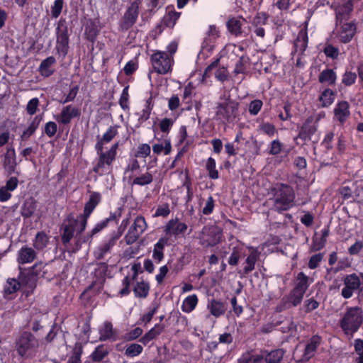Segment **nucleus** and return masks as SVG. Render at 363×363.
Here are the masks:
<instances>
[{
  "label": "nucleus",
  "mask_w": 363,
  "mask_h": 363,
  "mask_svg": "<svg viewBox=\"0 0 363 363\" xmlns=\"http://www.w3.org/2000/svg\"><path fill=\"white\" fill-rule=\"evenodd\" d=\"M272 197L273 210L279 213L290 210L295 206L296 194L294 189L289 184L276 183L270 188Z\"/></svg>",
  "instance_id": "1"
},
{
  "label": "nucleus",
  "mask_w": 363,
  "mask_h": 363,
  "mask_svg": "<svg viewBox=\"0 0 363 363\" xmlns=\"http://www.w3.org/2000/svg\"><path fill=\"white\" fill-rule=\"evenodd\" d=\"M40 340L30 331H20L13 342L14 351L23 360L34 358L39 351Z\"/></svg>",
  "instance_id": "2"
},
{
  "label": "nucleus",
  "mask_w": 363,
  "mask_h": 363,
  "mask_svg": "<svg viewBox=\"0 0 363 363\" xmlns=\"http://www.w3.org/2000/svg\"><path fill=\"white\" fill-rule=\"evenodd\" d=\"M363 323V311L359 306L348 307L339 321L343 333L350 339L359 330Z\"/></svg>",
  "instance_id": "3"
},
{
  "label": "nucleus",
  "mask_w": 363,
  "mask_h": 363,
  "mask_svg": "<svg viewBox=\"0 0 363 363\" xmlns=\"http://www.w3.org/2000/svg\"><path fill=\"white\" fill-rule=\"evenodd\" d=\"M119 143L117 142L111 145L107 151H104V147L95 145V150L99 156L96 164L93 167V172L102 176L111 170L113 162L115 161Z\"/></svg>",
  "instance_id": "4"
},
{
  "label": "nucleus",
  "mask_w": 363,
  "mask_h": 363,
  "mask_svg": "<svg viewBox=\"0 0 363 363\" xmlns=\"http://www.w3.org/2000/svg\"><path fill=\"white\" fill-rule=\"evenodd\" d=\"M72 29L69 28L68 23L65 18H60L55 28L56 52L65 58L68 54L69 49V37Z\"/></svg>",
  "instance_id": "5"
},
{
  "label": "nucleus",
  "mask_w": 363,
  "mask_h": 363,
  "mask_svg": "<svg viewBox=\"0 0 363 363\" xmlns=\"http://www.w3.org/2000/svg\"><path fill=\"white\" fill-rule=\"evenodd\" d=\"M140 0H135L128 6L118 22V29L120 31H128L137 22L140 13Z\"/></svg>",
  "instance_id": "6"
},
{
  "label": "nucleus",
  "mask_w": 363,
  "mask_h": 363,
  "mask_svg": "<svg viewBox=\"0 0 363 363\" xmlns=\"http://www.w3.org/2000/svg\"><path fill=\"white\" fill-rule=\"evenodd\" d=\"M340 198L342 199L343 203H359L363 200V186H357L354 184L352 186L343 184L337 190Z\"/></svg>",
  "instance_id": "7"
},
{
  "label": "nucleus",
  "mask_w": 363,
  "mask_h": 363,
  "mask_svg": "<svg viewBox=\"0 0 363 363\" xmlns=\"http://www.w3.org/2000/svg\"><path fill=\"white\" fill-rule=\"evenodd\" d=\"M320 119V115L318 117L313 116H308L300 127L298 134L294 140L300 139L303 142V144L310 141L318 130Z\"/></svg>",
  "instance_id": "8"
},
{
  "label": "nucleus",
  "mask_w": 363,
  "mask_h": 363,
  "mask_svg": "<svg viewBox=\"0 0 363 363\" xmlns=\"http://www.w3.org/2000/svg\"><path fill=\"white\" fill-rule=\"evenodd\" d=\"M342 281L344 286L341 290V296L344 298H351L355 292L359 298L362 282L359 275L355 273L347 274L344 277Z\"/></svg>",
  "instance_id": "9"
},
{
  "label": "nucleus",
  "mask_w": 363,
  "mask_h": 363,
  "mask_svg": "<svg viewBox=\"0 0 363 363\" xmlns=\"http://www.w3.org/2000/svg\"><path fill=\"white\" fill-rule=\"evenodd\" d=\"M151 63L154 70L160 74H165L172 71V58L164 51H157L151 57Z\"/></svg>",
  "instance_id": "10"
},
{
  "label": "nucleus",
  "mask_w": 363,
  "mask_h": 363,
  "mask_svg": "<svg viewBox=\"0 0 363 363\" xmlns=\"http://www.w3.org/2000/svg\"><path fill=\"white\" fill-rule=\"evenodd\" d=\"M147 224L145 217L138 216L124 237L125 243L127 245H132L135 242L140 236L147 230Z\"/></svg>",
  "instance_id": "11"
},
{
  "label": "nucleus",
  "mask_w": 363,
  "mask_h": 363,
  "mask_svg": "<svg viewBox=\"0 0 363 363\" xmlns=\"http://www.w3.org/2000/svg\"><path fill=\"white\" fill-rule=\"evenodd\" d=\"M337 26V37L340 43L347 44L350 43L357 33V23L355 19L350 22L336 23Z\"/></svg>",
  "instance_id": "12"
},
{
  "label": "nucleus",
  "mask_w": 363,
  "mask_h": 363,
  "mask_svg": "<svg viewBox=\"0 0 363 363\" xmlns=\"http://www.w3.org/2000/svg\"><path fill=\"white\" fill-rule=\"evenodd\" d=\"M303 298V295L293 288L289 294L281 298L279 303L275 308V311L281 313L291 307H296L301 303Z\"/></svg>",
  "instance_id": "13"
},
{
  "label": "nucleus",
  "mask_w": 363,
  "mask_h": 363,
  "mask_svg": "<svg viewBox=\"0 0 363 363\" xmlns=\"http://www.w3.org/2000/svg\"><path fill=\"white\" fill-rule=\"evenodd\" d=\"M42 262L35 263L28 271L21 272L18 281L21 286H28L33 289L35 286L36 277L40 275Z\"/></svg>",
  "instance_id": "14"
},
{
  "label": "nucleus",
  "mask_w": 363,
  "mask_h": 363,
  "mask_svg": "<svg viewBox=\"0 0 363 363\" xmlns=\"http://www.w3.org/2000/svg\"><path fill=\"white\" fill-rule=\"evenodd\" d=\"M354 5L353 0H347L337 5L335 9V23L349 22L354 11Z\"/></svg>",
  "instance_id": "15"
},
{
  "label": "nucleus",
  "mask_w": 363,
  "mask_h": 363,
  "mask_svg": "<svg viewBox=\"0 0 363 363\" xmlns=\"http://www.w3.org/2000/svg\"><path fill=\"white\" fill-rule=\"evenodd\" d=\"M81 110L79 108L67 105L64 106L61 112L55 116V120L62 125H68L72 120L75 118H79Z\"/></svg>",
  "instance_id": "16"
},
{
  "label": "nucleus",
  "mask_w": 363,
  "mask_h": 363,
  "mask_svg": "<svg viewBox=\"0 0 363 363\" xmlns=\"http://www.w3.org/2000/svg\"><path fill=\"white\" fill-rule=\"evenodd\" d=\"M188 229V225L185 223L180 222L179 218L169 220L164 226V233L165 236L178 237L184 235Z\"/></svg>",
  "instance_id": "17"
},
{
  "label": "nucleus",
  "mask_w": 363,
  "mask_h": 363,
  "mask_svg": "<svg viewBox=\"0 0 363 363\" xmlns=\"http://www.w3.org/2000/svg\"><path fill=\"white\" fill-rule=\"evenodd\" d=\"M131 270L133 271L132 278L130 279L128 276H126L122 280V284L123 287L118 292V294L121 297L128 296L130 294L131 281L136 279L138 274L143 272L140 263H134L131 267Z\"/></svg>",
  "instance_id": "18"
},
{
  "label": "nucleus",
  "mask_w": 363,
  "mask_h": 363,
  "mask_svg": "<svg viewBox=\"0 0 363 363\" xmlns=\"http://www.w3.org/2000/svg\"><path fill=\"white\" fill-rule=\"evenodd\" d=\"M308 37L306 29H301L294 40L293 50L291 54L294 55L295 53H298L299 55H303L308 47Z\"/></svg>",
  "instance_id": "19"
},
{
  "label": "nucleus",
  "mask_w": 363,
  "mask_h": 363,
  "mask_svg": "<svg viewBox=\"0 0 363 363\" xmlns=\"http://www.w3.org/2000/svg\"><path fill=\"white\" fill-rule=\"evenodd\" d=\"M334 116L340 125H344L350 116V104L347 101H340L334 108Z\"/></svg>",
  "instance_id": "20"
},
{
  "label": "nucleus",
  "mask_w": 363,
  "mask_h": 363,
  "mask_svg": "<svg viewBox=\"0 0 363 363\" xmlns=\"http://www.w3.org/2000/svg\"><path fill=\"white\" fill-rule=\"evenodd\" d=\"M207 309L209 311L210 314L206 315V318H210L211 315L215 318H219L224 315L226 311L225 303L220 300L212 298L208 301Z\"/></svg>",
  "instance_id": "21"
},
{
  "label": "nucleus",
  "mask_w": 363,
  "mask_h": 363,
  "mask_svg": "<svg viewBox=\"0 0 363 363\" xmlns=\"http://www.w3.org/2000/svg\"><path fill=\"white\" fill-rule=\"evenodd\" d=\"M116 242L117 240L116 238L111 236L107 241H105L95 249L94 252V257L98 260L104 259L108 254L111 252V250L116 245Z\"/></svg>",
  "instance_id": "22"
},
{
  "label": "nucleus",
  "mask_w": 363,
  "mask_h": 363,
  "mask_svg": "<svg viewBox=\"0 0 363 363\" xmlns=\"http://www.w3.org/2000/svg\"><path fill=\"white\" fill-rule=\"evenodd\" d=\"M98 21L93 19H89L86 24L84 26V38L94 43L99 34L100 28L98 26Z\"/></svg>",
  "instance_id": "23"
},
{
  "label": "nucleus",
  "mask_w": 363,
  "mask_h": 363,
  "mask_svg": "<svg viewBox=\"0 0 363 363\" xmlns=\"http://www.w3.org/2000/svg\"><path fill=\"white\" fill-rule=\"evenodd\" d=\"M169 245V238L167 236L161 237L154 245L152 252V258L157 262L160 263L164 257V250L166 245Z\"/></svg>",
  "instance_id": "24"
},
{
  "label": "nucleus",
  "mask_w": 363,
  "mask_h": 363,
  "mask_svg": "<svg viewBox=\"0 0 363 363\" xmlns=\"http://www.w3.org/2000/svg\"><path fill=\"white\" fill-rule=\"evenodd\" d=\"M36 257L35 251L27 245L23 246L18 252L17 261L19 264L31 263Z\"/></svg>",
  "instance_id": "25"
},
{
  "label": "nucleus",
  "mask_w": 363,
  "mask_h": 363,
  "mask_svg": "<svg viewBox=\"0 0 363 363\" xmlns=\"http://www.w3.org/2000/svg\"><path fill=\"white\" fill-rule=\"evenodd\" d=\"M16 151L14 147H11L7 148L6 152L4 158V167L6 169L9 174L14 172L16 167Z\"/></svg>",
  "instance_id": "26"
},
{
  "label": "nucleus",
  "mask_w": 363,
  "mask_h": 363,
  "mask_svg": "<svg viewBox=\"0 0 363 363\" xmlns=\"http://www.w3.org/2000/svg\"><path fill=\"white\" fill-rule=\"evenodd\" d=\"M56 63V60L53 56H50L43 60L39 67L38 72L43 77H49L55 72L53 66Z\"/></svg>",
  "instance_id": "27"
},
{
  "label": "nucleus",
  "mask_w": 363,
  "mask_h": 363,
  "mask_svg": "<svg viewBox=\"0 0 363 363\" xmlns=\"http://www.w3.org/2000/svg\"><path fill=\"white\" fill-rule=\"evenodd\" d=\"M337 78V73L333 69L326 68L320 72L318 82L320 84L331 86L336 84Z\"/></svg>",
  "instance_id": "28"
},
{
  "label": "nucleus",
  "mask_w": 363,
  "mask_h": 363,
  "mask_svg": "<svg viewBox=\"0 0 363 363\" xmlns=\"http://www.w3.org/2000/svg\"><path fill=\"white\" fill-rule=\"evenodd\" d=\"M164 329V325L160 323L155 324L152 328L140 338L139 342L146 346L150 342L156 339L163 332Z\"/></svg>",
  "instance_id": "29"
},
{
  "label": "nucleus",
  "mask_w": 363,
  "mask_h": 363,
  "mask_svg": "<svg viewBox=\"0 0 363 363\" xmlns=\"http://www.w3.org/2000/svg\"><path fill=\"white\" fill-rule=\"evenodd\" d=\"M108 226L107 220H102L100 222H98L94 227L89 232H87L84 237H82L79 238V242L81 243H89L91 244L93 240V238L105 229Z\"/></svg>",
  "instance_id": "30"
},
{
  "label": "nucleus",
  "mask_w": 363,
  "mask_h": 363,
  "mask_svg": "<svg viewBox=\"0 0 363 363\" xmlns=\"http://www.w3.org/2000/svg\"><path fill=\"white\" fill-rule=\"evenodd\" d=\"M99 340H116V334L113 331V325L109 321L104 323L103 325L99 329Z\"/></svg>",
  "instance_id": "31"
},
{
  "label": "nucleus",
  "mask_w": 363,
  "mask_h": 363,
  "mask_svg": "<svg viewBox=\"0 0 363 363\" xmlns=\"http://www.w3.org/2000/svg\"><path fill=\"white\" fill-rule=\"evenodd\" d=\"M120 126L118 125H111L103 134L102 137L97 136V141L95 145L104 147L105 144L110 143L117 135L118 129Z\"/></svg>",
  "instance_id": "32"
},
{
  "label": "nucleus",
  "mask_w": 363,
  "mask_h": 363,
  "mask_svg": "<svg viewBox=\"0 0 363 363\" xmlns=\"http://www.w3.org/2000/svg\"><path fill=\"white\" fill-rule=\"evenodd\" d=\"M322 337L318 335H313L308 340L304 350V356L308 359L314 356L318 346L321 344Z\"/></svg>",
  "instance_id": "33"
},
{
  "label": "nucleus",
  "mask_w": 363,
  "mask_h": 363,
  "mask_svg": "<svg viewBox=\"0 0 363 363\" xmlns=\"http://www.w3.org/2000/svg\"><path fill=\"white\" fill-rule=\"evenodd\" d=\"M309 277L303 272L298 273L294 289L304 296L310 286Z\"/></svg>",
  "instance_id": "34"
},
{
  "label": "nucleus",
  "mask_w": 363,
  "mask_h": 363,
  "mask_svg": "<svg viewBox=\"0 0 363 363\" xmlns=\"http://www.w3.org/2000/svg\"><path fill=\"white\" fill-rule=\"evenodd\" d=\"M335 95V91L330 88H325L318 97L321 107H329L334 102Z\"/></svg>",
  "instance_id": "35"
},
{
  "label": "nucleus",
  "mask_w": 363,
  "mask_h": 363,
  "mask_svg": "<svg viewBox=\"0 0 363 363\" xmlns=\"http://www.w3.org/2000/svg\"><path fill=\"white\" fill-rule=\"evenodd\" d=\"M150 284L145 281H138L133 287V293L136 298H145L150 292Z\"/></svg>",
  "instance_id": "36"
},
{
  "label": "nucleus",
  "mask_w": 363,
  "mask_h": 363,
  "mask_svg": "<svg viewBox=\"0 0 363 363\" xmlns=\"http://www.w3.org/2000/svg\"><path fill=\"white\" fill-rule=\"evenodd\" d=\"M259 252L257 249H252L245 259L246 265L243 268L245 274H248L255 269V264L259 258Z\"/></svg>",
  "instance_id": "37"
},
{
  "label": "nucleus",
  "mask_w": 363,
  "mask_h": 363,
  "mask_svg": "<svg viewBox=\"0 0 363 363\" xmlns=\"http://www.w3.org/2000/svg\"><path fill=\"white\" fill-rule=\"evenodd\" d=\"M180 16V12L176 11H169L162 18L161 22L165 28H173Z\"/></svg>",
  "instance_id": "38"
},
{
  "label": "nucleus",
  "mask_w": 363,
  "mask_h": 363,
  "mask_svg": "<svg viewBox=\"0 0 363 363\" xmlns=\"http://www.w3.org/2000/svg\"><path fill=\"white\" fill-rule=\"evenodd\" d=\"M76 227L73 225H67L63 223L61 227V241L64 245L68 244L71 240L74 237Z\"/></svg>",
  "instance_id": "39"
},
{
  "label": "nucleus",
  "mask_w": 363,
  "mask_h": 363,
  "mask_svg": "<svg viewBox=\"0 0 363 363\" xmlns=\"http://www.w3.org/2000/svg\"><path fill=\"white\" fill-rule=\"evenodd\" d=\"M42 120V115L35 116L31 121V123H30V125H28V128L25 130L21 135V140H26L30 138L32 135H33L35 130L38 129Z\"/></svg>",
  "instance_id": "40"
},
{
  "label": "nucleus",
  "mask_w": 363,
  "mask_h": 363,
  "mask_svg": "<svg viewBox=\"0 0 363 363\" xmlns=\"http://www.w3.org/2000/svg\"><path fill=\"white\" fill-rule=\"evenodd\" d=\"M108 353L109 352L108 349L104 345H100L94 349L89 358L93 362H100L108 354Z\"/></svg>",
  "instance_id": "41"
},
{
  "label": "nucleus",
  "mask_w": 363,
  "mask_h": 363,
  "mask_svg": "<svg viewBox=\"0 0 363 363\" xmlns=\"http://www.w3.org/2000/svg\"><path fill=\"white\" fill-rule=\"evenodd\" d=\"M245 255V250L242 247L235 246L233 247L232 252L228 259V264L231 266L238 264L241 257Z\"/></svg>",
  "instance_id": "42"
},
{
  "label": "nucleus",
  "mask_w": 363,
  "mask_h": 363,
  "mask_svg": "<svg viewBox=\"0 0 363 363\" xmlns=\"http://www.w3.org/2000/svg\"><path fill=\"white\" fill-rule=\"evenodd\" d=\"M21 286L18 280L14 278H9L4 287V295L8 296L16 293Z\"/></svg>",
  "instance_id": "43"
},
{
  "label": "nucleus",
  "mask_w": 363,
  "mask_h": 363,
  "mask_svg": "<svg viewBox=\"0 0 363 363\" xmlns=\"http://www.w3.org/2000/svg\"><path fill=\"white\" fill-rule=\"evenodd\" d=\"M226 26L228 31L235 36H238L242 33V23L237 18H229L226 23Z\"/></svg>",
  "instance_id": "44"
},
{
  "label": "nucleus",
  "mask_w": 363,
  "mask_h": 363,
  "mask_svg": "<svg viewBox=\"0 0 363 363\" xmlns=\"http://www.w3.org/2000/svg\"><path fill=\"white\" fill-rule=\"evenodd\" d=\"M198 301L199 299L196 294L188 296L182 303V311L186 313L191 312L196 307Z\"/></svg>",
  "instance_id": "45"
},
{
  "label": "nucleus",
  "mask_w": 363,
  "mask_h": 363,
  "mask_svg": "<svg viewBox=\"0 0 363 363\" xmlns=\"http://www.w3.org/2000/svg\"><path fill=\"white\" fill-rule=\"evenodd\" d=\"M101 201V194L99 192L94 191L90 194L89 200L86 202L84 208L93 212Z\"/></svg>",
  "instance_id": "46"
},
{
  "label": "nucleus",
  "mask_w": 363,
  "mask_h": 363,
  "mask_svg": "<svg viewBox=\"0 0 363 363\" xmlns=\"http://www.w3.org/2000/svg\"><path fill=\"white\" fill-rule=\"evenodd\" d=\"M284 355V351L282 349L274 350L267 352L265 356L266 363H280Z\"/></svg>",
  "instance_id": "47"
},
{
  "label": "nucleus",
  "mask_w": 363,
  "mask_h": 363,
  "mask_svg": "<svg viewBox=\"0 0 363 363\" xmlns=\"http://www.w3.org/2000/svg\"><path fill=\"white\" fill-rule=\"evenodd\" d=\"M206 169L210 179L215 180L219 178V172L216 169V162L214 158L210 157L207 159Z\"/></svg>",
  "instance_id": "48"
},
{
  "label": "nucleus",
  "mask_w": 363,
  "mask_h": 363,
  "mask_svg": "<svg viewBox=\"0 0 363 363\" xmlns=\"http://www.w3.org/2000/svg\"><path fill=\"white\" fill-rule=\"evenodd\" d=\"M220 111H223V116L227 121H229L232 117H235L238 111V105L235 104H227L220 106Z\"/></svg>",
  "instance_id": "49"
},
{
  "label": "nucleus",
  "mask_w": 363,
  "mask_h": 363,
  "mask_svg": "<svg viewBox=\"0 0 363 363\" xmlns=\"http://www.w3.org/2000/svg\"><path fill=\"white\" fill-rule=\"evenodd\" d=\"M153 181V175L147 172L140 176L135 177L133 181L130 182L132 186L138 185V186H146L151 184Z\"/></svg>",
  "instance_id": "50"
},
{
  "label": "nucleus",
  "mask_w": 363,
  "mask_h": 363,
  "mask_svg": "<svg viewBox=\"0 0 363 363\" xmlns=\"http://www.w3.org/2000/svg\"><path fill=\"white\" fill-rule=\"evenodd\" d=\"M48 240V237L45 232H38L35 235L33 246L37 250H43L47 246Z\"/></svg>",
  "instance_id": "51"
},
{
  "label": "nucleus",
  "mask_w": 363,
  "mask_h": 363,
  "mask_svg": "<svg viewBox=\"0 0 363 363\" xmlns=\"http://www.w3.org/2000/svg\"><path fill=\"white\" fill-rule=\"evenodd\" d=\"M143 351L142 345L137 343H131L126 346L124 354L128 357H135L140 355Z\"/></svg>",
  "instance_id": "52"
},
{
  "label": "nucleus",
  "mask_w": 363,
  "mask_h": 363,
  "mask_svg": "<svg viewBox=\"0 0 363 363\" xmlns=\"http://www.w3.org/2000/svg\"><path fill=\"white\" fill-rule=\"evenodd\" d=\"M83 353V347L80 343H76L71 356L67 363H82L81 357Z\"/></svg>",
  "instance_id": "53"
},
{
  "label": "nucleus",
  "mask_w": 363,
  "mask_h": 363,
  "mask_svg": "<svg viewBox=\"0 0 363 363\" xmlns=\"http://www.w3.org/2000/svg\"><path fill=\"white\" fill-rule=\"evenodd\" d=\"M323 52L328 58L332 60H337L340 55V50L337 47L334 46L330 43L325 45Z\"/></svg>",
  "instance_id": "54"
},
{
  "label": "nucleus",
  "mask_w": 363,
  "mask_h": 363,
  "mask_svg": "<svg viewBox=\"0 0 363 363\" xmlns=\"http://www.w3.org/2000/svg\"><path fill=\"white\" fill-rule=\"evenodd\" d=\"M258 131H259L261 133L267 135L269 138L273 137L275 133H277L276 128L274 125L272 123H270L269 122H264L258 125Z\"/></svg>",
  "instance_id": "55"
},
{
  "label": "nucleus",
  "mask_w": 363,
  "mask_h": 363,
  "mask_svg": "<svg viewBox=\"0 0 363 363\" xmlns=\"http://www.w3.org/2000/svg\"><path fill=\"white\" fill-rule=\"evenodd\" d=\"M273 7L281 11H287L294 3L295 0H269Z\"/></svg>",
  "instance_id": "56"
},
{
  "label": "nucleus",
  "mask_w": 363,
  "mask_h": 363,
  "mask_svg": "<svg viewBox=\"0 0 363 363\" xmlns=\"http://www.w3.org/2000/svg\"><path fill=\"white\" fill-rule=\"evenodd\" d=\"M354 347L357 357L354 359L355 363H363V340L357 338L354 340Z\"/></svg>",
  "instance_id": "57"
},
{
  "label": "nucleus",
  "mask_w": 363,
  "mask_h": 363,
  "mask_svg": "<svg viewBox=\"0 0 363 363\" xmlns=\"http://www.w3.org/2000/svg\"><path fill=\"white\" fill-rule=\"evenodd\" d=\"M357 74L350 70H346L342 77V84L345 86H350L356 82Z\"/></svg>",
  "instance_id": "58"
},
{
  "label": "nucleus",
  "mask_w": 363,
  "mask_h": 363,
  "mask_svg": "<svg viewBox=\"0 0 363 363\" xmlns=\"http://www.w3.org/2000/svg\"><path fill=\"white\" fill-rule=\"evenodd\" d=\"M171 213V210L169 208V204L168 203H164L161 205H159L155 210V213L152 215L154 218L157 217H167Z\"/></svg>",
  "instance_id": "59"
},
{
  "label": "nucleus",
  "mask_w": 363,
  "mask_h": 363,
  "mask_svg": "<svg viewBox=\"0 0 363 363\" xmlns=\"http://www.w3.org/2000/svg\"><path fill=\"white\" fill-rule=\"evenodd\" d=\"M150 146L147 143H143L138 146L137 150L135 153V157L145 158L150 155Z\"/></svg>",
  "instance_id": "60"
},
{
  "label": "nucleus",
  "mask_w": 363,
  "mask_h": 363,
  "mask_svg": "<svg viewBox=\"0 0 363 363\" xmlns=\"http://www.w3.org/2000/svg\"><path fill=\"white\" fill-rule=\"evenodd\" d=\"M327 243L326 240L322 238H317L316 236L313 237L311 251L318 252L323 249Z\"/></svg>",
  "instance_id": "61"
},
{
  "label": "nucleus",
  "mask_w": 363,
  "mask_h": 363,
  "mask_svg": "<svg viewBox=\"0 0 363 363\" xmlns=\"http://www.w3.org/2000/svg\"><path fill=\"white\" fill-rule=\"evenodd\" d=\"M249 58L246 56L242 55L240 57L238 61L235 64L234 73L243 74L246 71V64L248 62Z\"/></svg>",
  "instance_id": "62"
},
{
  "label": "nucleus",
  "mask_w": 363,
  "mask_h": 363,
  "mask_svg": "<svg viewBox=\"0 0 363 363\" xmlns=\"http://www.w3.org/2000/svg\"><path fill=\"white\" fill-rule=\"evenodd\" d=\"M174 123V120L172 118H164L160 121L159 127L160 130L163 133L168 134L170 132Z\"/></svg>",
  "instance_id": "63"
},
{
  "label": "nucleus",
  "mask_w": 363,
  "mask_h": 363,
  "mask_svg": "<svg viewBox=\"0 0 363 363\" xmlns=\"http://www.w3.org/2000/svg\"><path fill=\"white\" fill-rule=\"evenodd\" d=\"M323 256H324L323 253H320V252L312 255L310 257L309 261L308 262V267L310 269H316L320 265V262H322V260L323 259Z\"/></svg>",
  "instance_id": "64"
}]
</instances>
